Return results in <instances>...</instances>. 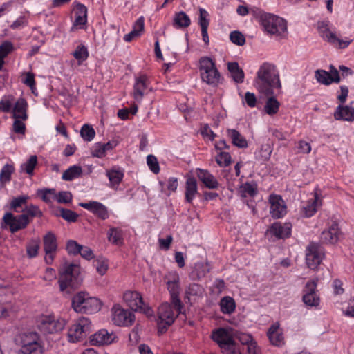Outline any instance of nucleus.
<instances>
[{
	"mask_svg": "<svg viewBox=\"0 0 354 354\" xmlns=\"http://www.w3.org/2000/svg\"><path fill=\"white\" fill-rule=\"evenodd\" d=\"M334 118L337 120L353 122L354 121V108L347 105H339L334 112Z\"/></svg>",
	"mask_w": 354,
	"mask_h": 354,
	"instance_id": "obj_29",
	"label": "nucleus"
},
{
	"mask_svg": "<svg viewBox=\"0 0 354 354\" xmlns=\"http://www.w3.org/2000/svg\"><path fill=\"white\" fill-rule=\"evenodd\" d=\"M147 164L150 171L153 174H157L160 172V166L157 158L149 154L147 156Z\"/></svg>",
	"mask_w": 354,
	"mask_h": 354,
	"instance_id": "obj_51",
	"label": "nucleus"
},
{
	"mask_svg": "<svg viewBox=\"0 0 354 354\" xmlns=\"http://www.w3.org/2000/svg\"><path fill=\"white\" fill-rule=\"evenodd\" d=\"M1 227H9L10 231L15 233L20 230L25 229L30 223L26 214L15 216L11 212H6L2 218Z\"/></svg>",
	"mask_w": 354,
	"mask_h": 354,
	"instance_id": "obj_14",
	"label": "nucleus"
},
{
	"mask_svg": "<svg viewBox=\"0 0 354 354\" xmlns=\"http://www.w3.org/2000/svg\"><path fill=\"white\" fill-rule=\"evenodd\" d=\"M152 91L149 77L140 75L135 78L132 95L136 101L140 102L145 94Z\"/></svg>",
	"mask_w": 354,
	"mask_h": 354,
	"instance_id": "obj_17",
	"label": "nucleus"
},
{
	"mask_svg": "<svg viewBox=\"0 0 354 354\" xmlns=\"http://www.w3.org/2000/svg\"><path fill=\"white\" fill-rule=\"evenodd\" d=\"M254 85L260 93L266 96L272 95L275 89L280 90L281 85L275 66L268 62L261 65Z\"/></svg>",
	"mask_w": 354,
	"mask_h": 354,
	"instance_id": "obj_1",
	"label": "nucleus"
},
{
	"mask_svg": "<svg viewBox=\"0 0 354 354\" xmlns=\"http://www.w3.org/2000/svg\"><path fill=\"white\" fill-rule=\"evenodd\" d=\"M190 24L189 16L184 12H180L175 15L174 25L178 28H185Z\"/></svg>",
	"mask_w": 354,
	"mask_h": 354,
	"instance_id": "obj_46",
	"label": "nucleus"
},
{
	"mask_svg": "<svg viewBox=\"0 0 354 354\" xmlns=\"http://www.w3.org/2000/svg\"><path fill=\"white\" fill-rule=\"evenodd\" d=\"M180 311L181 309L178 310L173 304L171 306L167 302L160 304L158 308L156 319L158 333L160 334L165 333L174 322Z\"/></svg>",
	"mask_w": 354,
	"mask_h": 354,
	"instance_id": "obj_4",
	"label": "nucleus"
},
{
	"mask_svg": "<svg viewBox=\"0 0 354 354\" xmlns=\"http://www.w3.org/2000/svg\"><path fill=\"white\" fill-rule=\"evenodd\" d=\"M325 258L324 248L317 243L312 242L306 248V263L308 268L316 270Z\"/></svg>",
	"mask_w": 354,
	"mask_h": 354,
	"instance_id": "obj_12",
	"label": "nucleus"
},
{
	"mask_svg": "<svg viewBox=\"0 0 354 354\" xmlns=\"http://www.w3.org/2000/svg\"><path fill=\"white\" fill-rule=\"evenodd\" d=\"M270 207V214L274 218H281L287 213V206L285 201L281 196L272 194L268 198Z\"/></svg>",
	"mask_w": 354,
	"mask_h": 354,
	"instance_id": "obj_19",
	"label": "nucleus"
},
{
	"mask_svg": "<svg viewBox=\"0 0 354 354\" xmlns=\"http://www.w3.org/2000/svg\"><path fill=\"white\" fill-rule=\"evenodd\" d=\"M212 338L219 345L221 350L234 342L230 330L223 328H220L214 331Z\"/></svg>",
	"mask_w": 354,
	"mask_h": 354,
	"instance_id": "obj_23",
	"label": "nucleus"
},
{
	"mask_svg": "<svg viewBox=\"0 0 354 354\" xmlns=\"http://www.w3.org/2000/svg\"><path fill=\"white\" fill-rule=\"evenodd\" d=\"M13 119L28 120V104L24 98H18L12 105L11 111Z\"/></svg>",
	"mask_w": 354,
	"mask_h": 354,
	"instance_id": "obj_24",
	"label": "nucleus"
},
{
	"mask_svg": "<svg viewBox=\"0 0 354 354\" xmlns=\"http://www.w3.org/2000/svg\"><path fill=\"white\" fill-rule=\"evenodd\" d=\"M59 285L62 292L67 288H75L80 284V267L74 263H65L59 270Z\"/></svg>",
	"mask_w": 354,
	"mask_h": 354,
	"instance_id": "obj_7",
	"label": "nucleus"
},
{
	"mask_svg": "<svg viewBox=\"0 0 354 354\" xmlns=\"http://www.w3.org/2000/svg\"><path fill=\"white\" fill-rule=\"evenodd\" d=\"M257 192V187L254 184L246 183L240 186L239 193L243 198L254 196Z\"/></svg>",
	"mask_w": 354,
	"mask_h": 354,
	"instance_id": "obj_43",
	"label": "nucleus"
},
{
	"mask_svg": "<svg viewBox=\"0 0 354 354\" xmlns=\"http://www.w3.org/2000/svg\"><path fill=\"white\" fill-rule=\"evenodd\" d=\"M317 279L308 281L303 289L302 301L308 306L317 307L319 305L320 299L317 290Z\"/></svg>",
	"mask_w": 354,
	"mask_h": 354,
	"instance_id": "obj_15",
	"label": "nucleus"
},
{
	"mask_svg": "<svg viewBox=\"0 0 354 354\" xmlns=\"http://www.w3.org/2000/svg\"><path fill=\"white\" fill-rule=\"evenodd\" d=\"M40 239L35 238L30 239L26 245V254L27 256L32 259L36 257L40 249Z\"/></svg>",
	"mask_w": 354,
	"mask_h": 354,
	"instance_id": "obj_37",
	"label": "nucleus"
},
{
	"mask_svg": "<svg viewBox=\"0 0 354 354\" xmlns=\"http://www.w3.org/2000/svg\"><path fill=\"white\" fill-rule=\"evenodd\" d=\"M106 154V151L101 142L95 143L91 149V155L93 157L102 158Z\"/></svg>",
	"mask_w": 354,
	"mask_h": 354,
	"instance_id": "obj_57",
	"label": "nucleus"
},
{
	"mask_svg": "<svg viewBox=\"0 0 354 354\" xmlns=\"http://www.w3.org/2000/svg\"><path fill=\"white\" fill-rule=\"evenodd\" d=\"M101 301L85 292L75 294L72 299V308L78 313H95L101 309Z\"/></svg>",
	"mask_w": 354,
	"mask_h": 354,
	"instance_id": "obj_3",
	"label": "nucleus"
},
{
	"mask_svg": "<svg viewBox=\"0 0 354 354\" xmlns=\"http://www.w3.org/2000/svg\"><path fill=\"white\" fill-rule=\"evenodd\" d=\"M196 175L198 179L204 184V185L211 189H217L219 183L216 178L207 170L197 169Z\"/></svg>",
	"mask_w": 354,
	"mask_h": 354,
	"instance_id": "obj_27",
	"label": "nucleus"
},
{
	"mask_svg": "<svg viewBox=\"0 0 354 354\" xmlns=\"http://www.w3.org/2000/svg\"><path fill=\"white\" fill-rule=\"evenodd\" d=\"M200 77L203 82L212 87H218L223 82L216 62L212 57L204 56L198 62Z\"/></svg>",
	"mask_w": 354,
	"mask_h": 354,
	"instance_id": "obj_2",
	"label": "nucleus"
},
{
	"mask_svg": "<svg viewBox=\"0 0 354 354\" xmlns=\"http://www.w3.org/2000/svg\"><path fill=\"white\" fill-rule=\"evenodd\" d=\"M106 176L109 178L111 187L115 188L117 187L122 181L124 174L121 170L111 169L110 171H107Z\"/></svg>",
	"mask_w": 354,
	"mask_h": 354,
	"instance_id": "obj_39",
	"label": "nucleus"
},
{
	"mask_svg": "<svg viewBox=\"0 0 354 354\" xmlns=\"http://www.w3.org/2000/svg\"><path fill=\"white\" fill-rule=\"evenodd\" d=\"M28 199L29 196L26 195H21L17 197H15L10 201V207L11 209L17 213L23 212L21 207L27 203Z\"/></svg>",
	"mask_w": 354,
	"mask_h": 354,
	"instance_id": "obj_40",
	"label": "nucleus"
},
{
	"mask_svg": "<svg viewBox=\"0 0 354 354\" xmlns=\"http://www.w3.org/2000/svg\"><path fill=\"white\" fill-rule=\"evenodd\" d=\"M73 55L79 62L86 60L88 57V51L86 46L82 44H79L73 51Z\"/></svg>",
	"mask_w": 354,
	"mask_h": 354,
	"instance_id": "obj_49",
	"label": "nucleus"
},
{
	"mask_svg": "<svg viewBox=\"0 0 354 354\" xmlns=\"http://www.w3.org/2000/svg\"><path fill=\"white\" fill-rule=\"evenodd\" d=\"M167 289L171 295V302L177 310L183 308L182 302L178 297L180 292V277L176 271L169 272L165 277Z\"/></svg>",
	"mask_w": 354,
	"mask_h": 354,
	"instance_id": "obj_13",
	"label": "nucleus"
},
{
	"mask_svg": "<svg viewBox=\"0 0 354 354\" xmlns=\"http://www.w3.org/2000/svg\"><path fill=\"white\" fill-rule=\"evenodd\" d=\"M329 71L317 69L315 72V78L321 84L328 86L333 83H339L340 77L339 71L333 65L330 66Z\"/></svg>",
	"mask_w": 354,
	"mask_h": 354,
	"instance_id": "obj_18",
	"label": "nucleus"
},
{
	"mask_svg": "<svg viewBox=\"0 0 354 354\" xmlns=\"http://www.w3.org/2000/svg\"><path fill=\"white\" fill-rule=\"evenodd\" d=\"M73 196L70 192L62 191L56 193L55 201L59 203H69L72 201Z\"/></svg>",
	"mask_w": 354,
	"mask_h": 354,
	"instance_id": "obj_59",
	"label": "nucleus"
},
{
	"mask_svg": "<svg viewBox=\"0 0 354 354\" xmlns=\"http://www.w3.org/2000/svg\"><path fill=\"white\" fill-rule=\"evenodd\" d=\"M91 327V322L88 317H79L71 325L68 330V341L71 343L82 341L90 333Z\"/></svg>",
	"mask_w": 354,
	"mask_h": 354,
	"instance_id": "obj_8",
	"label": "nucleus"
},
{
	"mask_svg": "<svg viewBox=\"0 0 354 354\" xmlns=\"http://www.w3.org/2000/svg\"><path fill=\"white\" fill-rule=\"evenodd\" d=\"M82 174V169L79 165L71 166L68 169L64 171L62 174V179L66 181L73 180L81 176Z\"/></svg>",
	"mask_w": 354,
	"mask_h": 354,
	"instance_id": "obj_36",
	"label": "nucleus"
},
{
	"mask_svg": "<svg viewBox=\"0 0 354 354\" xmlns=\"http://www.w3.org/2000/svg\"><path fill=\"white\" fill-rule=\"evenodd\" d=\"M56 278L57 274L55 270L52 268H47L43 276V279L49 284L55 281Z\"/></svg>",
	"mask_w": 354,
	"mask_h": 354,
	"instance_id": "obj_64",
	"label": "nucleus"
},
{
	"mask_svg": "<svg viewBox=\"0 0 354 354\" xmlns=\"http://www.w3.org/2000/svg\"><path fill=\"white\" fill-rule=\"evenodd\" d=\"M227 136L231 139L232 143L234 146L239 148L248 147V144L247 140L236 129H227Z\"/></svg>",
	"mask_w": 354,
	"mask_h": 354,
	"instance_id": "obj_32",
	"label": "nucleus"
},
{
	"mask_svg": "<svg viewBox=\"0 0 354 354\" xmlns=\"http://www.w3.org/2000/svg\"><path fill=\"white\" fill-rule=\"evenodd\" d=\"M107 238L109 241L114 245H122L123 243V231L119 227H111L107 232Z\"/></svg>",
	"mask_w": 354,
	"mask_h": 354,
	"instance_id": "obj_34",
	"label": "nucleus"
},
{
	"mask_svg": "<svg viewBox=\"0 0 354 354\" xmlns=\"http://www.w3.org/2000/svg\"><path fill=\"white\" fill-rule=\"evenodd\" d=\"M198 194L196 180L194 177L187 178L185 183V200L191 203Z\"/></svg>",
	"mask_w": 354,
	"mask_h": 354,
	"instance_id": "obj_31",
	"label": "nucleus"
},
{
	"mask_svg": "<svg viewBox=\"0 0 354 354\" xmlns=\"http://www.w3.org/2000/svg\"><path fill=\"white\" fill-rule=\"evenodd\" d=\"M215 159L220 167H227L231 163V156L227 152H219Z\"/></svg>",
	"mask_w": 354,
	"mask_h": 354,
	"instance_id": "obj_52",
	"label": "nucleus"
},
{
	"mask_svg": "<svg viewBox=\"0 0 354 354\" xmlns=\"http://www.w3.org/2000/svg\"><path fill=\"white\" fill-rule=\"evenodd\" d=\"M322 205V198L317 192H315L314 198L308 201L301 208V212L306 217L313 216L317 208Z\"/></svg>",
	"mask_w": 354,
	"mask_h": 354,
	"instance_id": "obj_28",
	"label": "nucleus"
},
{
	"mask_svg": "<svg viewBox=\"0 0 354 354\" xmlns=\"http://www.w3.org/2000/svg\"><path fill=\"white\" fill-rule=\"evenodd\" d=\"M37 164V158L36 156H31L30 158L21 164L20 170L21 172H25L30 176L33 174V171Z\"/></svg>",
	"mask_w": 354,
	"mask_h": 354,
	"instance_id": "obj_44",
	"label": "nucleus"
},
{
	"mask_svg": "<svg viewBox=\"0 0 354 354\" xmlns=\"http://www.w3.org/2000/svg\"><path fill=\"white\" fill-rule=\"evenodd\" d=\"M94 266L96 268L97 272L100 275L105 274L109 267L107 260L104 258H98L96 260H95Z\"/></svg>",
	"mask_w": 354,
	"mask_h": 354,
	"instance_id": "obj_53",
	"label": "nucleus"
},
{
	"mask_svg": "<svg viewBox=\"0 0 354 354\" xmlns=\"http://www.w3.org/2000/svg\"><path fill=\"white\" fill-rule=\"evenodd\" d=\"M44 261L46 264L51 265L55 259L57 250V239L52 232H47L43 237Z\"/></svg>",
	"mask_w": 354,
	"mask_h": 354,
	"instance_id": "obj_16",
	"label": "nucleus"
},
{
	"mask_svg": "<svg viewBox=\"0 0 354 354\" xmlns=\"http://www.w3.org/2000/svg\"><path fill=\"white\" fill-rule=\"evenodd\" d=\"M39 335L35 332L24 333L20 335L21 348L18 354H42L43 348Z\"/></svg>",
	"mask_w": 354,
	"mask_h": 354,
	"instance_id": "obj_9",
	"label": "nucleus"
},
{
	"mask_svg": "<svg viewBox=\"0 0 354 354\" xmlns=\"http://www.w3.org/2000/svg\"><path fill=\"white\" fill-rule=\"evenodd\" d=\"M231 41L238 46H243L245 43L244 35L239 31H232L230 35Z\"/></svg>",
	"mask_w": 354,
	"mask_h": 354,
	"instance_id": "obj_58",
	"label": "nucleus"
},
{
	"mask_svg": "<svg viewBox=\"0 0 354 354\" xmlns=\"http://www.w3.org/2000/svg\"><path fill=\"white\" fill-rule=\"evenodd\" d=\"M79 206L88 210L101 220H106L109 218L110 214L108 207L99 201L82 202L79 203Z\"/></svg>",
	"mask_w": 354,
	"mask_h": 354,
	"instance_id": "obj_20",
	"label": "nucleus"
},
{
	"mask_svg": "<svg viewBox=\"0 0 354 354\" xmlns=\"http://www.w3.org/2000/svg\"><path fill=\"white\" fill-rule=\"evenodd\" d=\"M82 245L78 244L75 241L69 240L66 246V249L68 254H77L81 250Z\"/></svg>",
	"mask_w": 354,
	"mask_h": 354,
	"instance_id": "obj_61",
	"label": "nucleus"
},
{
	"mask_svg": "<svg viewBox=\"0 0 354 354\" xmlns=\"http://www.w3.org/2000/svg\"><path fill=\"white\" fill-rule=\"evenodd\" d=\"M117 339L116 334L106 329H101L90 337V342L93 346H104L115 342Z\"/></svg>",
	"mask_w": 354,
	"mask_h": 354,
	"instance_id": "obj_21",
	"label": "nucleus"
},
{
	"mask_svg": "<svg viewBox=\"0 0 354 354\" xmlns=\"http://www.w3.org/2000/svg\"><path fill=\"white\" fill-rule=\"evenodd\" d=\"M279 106L280 103L277 98L273 96H270L266 102L263 110L266 114L272 116L277 113Z\"/></svg>",
	"mask_w": 354,
	"mask_h": 354,
	"instance_id": "obj_35",
	"label": "nucleus"
},
{
	"mask_svg": "<svg viewBox=\"0 0 354 354\" xmlns=\"http://www.w3.org/2000/svg\"><path fill=\"white\" fill-rule=\"evenodd\" d=\"M292 225L290 223H274L268 230V232L277 239H286L290 236Z\"/></svg>",
	"mask_w": 354,
	"mask_h": 354,
	"instance_id": "obj_22",
	"label": "nucleus"
},
{
	"mask_svg": "<svg viewBox=\"0 0 354 354\" xmlns=\"http://www.w3.org/2000/svg\"><path fill=\"white\" fill-rule=\"evenodd\" d=\"M267 335L274 346H281L285 343L283 330L280 328L279 323H274L269 328Z\"/></svg>",
	"mask_w": 354,
	"mask_h": 354,
	"instance_id": "obj_26",
	"label": "nucleus"
},
{
	"mask_svg": "<svg viewBox=\"0 0 354 354\" xmlns=\"http://www.w3.org/2000/svg\"><path fill=\"white\" fill-rule=\"evenodd\" d=\"M37 194L46 203H51L55 200L56 191L53 188L38 189Z\"/></svg>",
	"mask_w": 354,
	"mask_h": 354,
	"instance_id": "obj_45",
	"label": "nucleus"
},
{
	"mask_svg": "<svg viewBox=\"0 0 354 354\" xmlns=\"http://www.w3.org/2000/svg\"><path fill=\"white\" fill-rule=\"evenodd\" d=\"M353 41V39L346 37L344 39H339L337 35H335V39L330 41V44L336 48L344 49L347 48L349 44Z\"/></svg>",
	"mask_w": 354,
	"mask_h": 354,
	"instance_id": "obj_54",
	"label": "nucleus"
},
{
	"mask_svg": "<svg viewBox=\"0 0 354 354\" xmlns=\"http://www.w3.org/2000/svg\"><path fill=\"white\" fill-rule=\"evenodd\" d=\"M15 171V167L12 164H6L0 171V183L5 185L10 181L11 175Z\"/></svg>",
	"mask_w": 354,
	"mask_h": 354,
	"instance_id": "obj_41",
	"label": "nucleus"
},
{
	"mask_svg": "<svg viewBox=\"0 0 354 354\" xmlns=\"http://www.w3.org/2000/svg\"><path fill=\"white\" fill-rule=\"evenodd\" d=\"M123 299L127 305L136 311L145 314L147 317L153 315V310L145 304L140 292L137 291H127L124 293Z\"/></svg>",
	"mask_w": 354,
	"mask_h": 354,
	"instance_id": "obj_11",
	"label": "nucleus"
},
{
	"mask_svg": "<svg viewBox=\"0 0 354 354\" xmlns=\"http://www.w3.org/2000/svg\"><path fill=\"white\" fill-rule=\"evenodd\" d=\"M36 324L41 333L48 335L61 332L64 328L66 322L64 319L57 317L53 314H42L37 317Z\"/></svg>",
	"mask_w": 354,
	"mask_h": 354,
	"instance_id": "obj_6",
	"label": "nucleus"
},
{
	"mask_svg": "<svg viewBox=\"0 0 354 354\" xmlns=\"http://www.w3.org/2000/svg\"><path fill=\"white\" fill-rule=\"evenodd\" d=\"M15 102V97L12 95H4L0 100V111L4 113L11 111L12 105Z\"/></svg>",
	"mask_w": 354,
	"mask_h": 354,
	"instance_id": "obj_48",
	"label": "nucleus"
},
{
	"mask_svg": "<svg viewBox=\"0 0 354 354\" xmlns=\"http://www.w3.org/2000/svg\"><path fill=\"white\" fill-rule=\"evenodd\" d=\"M317 29L319 36L328 43L330 44L335 39L336 33L330 29L329 21H319L317 24Z\"/></svg>",
	"mask_w": 354,
	"mask_h": 354,
	"instance_id": "obj_30",
	"label": "nucleus"
},
{
	"mask_svg": "<svg viewBox=\"0 0 354 354\" xmlns=\"http://www.w3.org/2000/svg\"><path fill=\"white\" fill-rule=\"evenodd\" d=\"M221 310L224 314H231L235 310L236 304L233 298L224 297L220 301Z\"/></svg>",
	"mask_w": 354,
	"mask_h": 354,
	"instance_id": "obj_38",
	"label": "nucleus"
},
{
	"mask_svg": "<svg viewBox=\"0 0 354 354\" xmlns=\"http://www.w3.org/2000/svg\"><path fill=\"white\" fill-rule=\"evenodd\" d=\"M87 22V8L81 3H77L76 7L75 19L73 26L78 28H82L83 26Z\"/></svg>",
	"mask_w": 354,
	"mask_h": 354,
	"instance_id": "obj_33",
	"label": "nucleus"
},
{
	"mask_svg": "<svg viewBox=\"0 0 354 354\" xmlns=\"http://www.w3.org/2000/svg\"><path fill=\"white\" fill-rule=\"evenodd\" d=\"M80 134L85 141L90 142L95 138V131L91 126L84 124L81 129Z\"/></svg>",
	"mask_w": 354,
	"mask_h": 354,
	"instance_id": "obj_50",
	"label": "nucleus"
},
{
	"mask_svg": "<svg viewBox=\"0 0 354 354\" xmlns=\"http://www.w3.org/2000/svg\"><path fill=\"white\" fill-rule=\"evenodd\" d=\"M272 149L269 144L262 145L260 149L255 153L256 158L259 160H268L271 156Z\"/></svg>",
	"mask_w": 354,
	"mask_h": 354,
	"instance_id": "obj_47",
	"label": "nucleus"
},
{
	"mask_svg": "<svg viewBox=\"0 0 354 354\" xmlns=\"http://www.w3.org/2000/svg\"><path fill=\"white\" fill-rule=\"evenodd\" d=\"M26 120L14 119L12 124V131L17 134L24 136L26 133Z\"/></svg>",
	"mask_w": 354,
	"mask_h": 354,
	"instance_id": "obj_56",
	"label": "nucleus"
},
{
	"mask_svg": "<svg viewBox=\"0 0 354 354\" xmlns=\"http://www.w3.org/2000/svg\"><path fill=\"white\" fill-rule=\"evenodd\" d=\"M261 23L265 31L271 35L284 37L287 33V23L283 18L270 13L261 16Z\"/></svg>",
	"mask_w": 354,
	"mask_h": 354,
	"instance_id": "obj_5",
	"label": "nucleus"
},
{
	"mask_svg": "<svg viewBox=\"0 0 354 354\" xmlns=\"http://www.w3.org/2000/svg\"><path fill=\"white\" fill-rule=\"evenodd\" d=\"M62 217L67 221L74 222L77 220L78 215L69 209H61L60 210Z\"/></svg>",
	"mask_w": 354,
	"mask_h": 354,
	"instance_id": "obj_63",
	"label": "nucleus"
},
{
	"mask_svg": "<svg viewBox=\"0 0 354 354\" xmlns=\"http://www.w3.org/2000/svg\"><path fill=\"white\" fill-rule=\"evenodd\" d=\"M134 32L139 34L141 36L145 30V18L143 16H140L137 19L133 25V29Z\"/></svg>",
	"mask_w": 354,
	"mask_h": 354,
	"instance_id": "obj_62",
	"label": "nucleus"
},
{
	"mask_svg": "<svg viewBox=\"0 0 354 354\" xmlns=\"http://www.w3.org/2000/svg\"><path fill=\"white\" fill-rule=\"evenodd\" d=\"M23 212H25L26 215H28V217L29 216L33 218V217H41L42 216V212L40 210L39 207L35 205H30L28 206H26L24 209H23Z\"/></svg>",
	"mask_w": 354,
	"mask_h": 354,
	"instance_id": "obj_55",
	"label": "nucleus"
},
{
	"mask_svg": "<svg viewBox=\"0 0 354 354\" xmlns=\"http://www.w3.org/2000/svg\"><path fill=\"white\" fill-rule=\"evenodd\" d=\"M111 318L115 325L123 327L132 326L136 319L133 312L124 308L120 304H114L111 308Z\"/></svg>",
	"mask_w": 354,
	"mask_h": 354,
	"instance_id": "obj_10",
	"label": "nucleus"
},
{
	"mask_svg": "<svg viewBox=\"0 0 354 354\" xmlns=\"http://www.w3.org/2000/svg\"><path fill=\"white\" fill-rule=\"evenodd\" d=\"M195 272L196 277L199 279L203 277L207 273L209 272V266L207 263H198L195 265Z\"/></svg>",
	"mask_w": 354,
	"mask_h": 354,
	"instance_id": "obj_60",
	"label": "nucleus"
},
{
	"mask_svg": "<svg viewBox=\"0 0 354 354\" xmlns=\"http://www.w3.org/2000/svg\"><path fill=\"white\" fill-rule=\"evenodd\" d=\"M13 45L10 41H5L0 45V71L5 64L4 59L13 50Z\"/></svg>",
	"mask_w": 354,
	"mask_h": 354,
	"instance_id": "obj_42",
	"label": "nucleus"
},
{
	"mask_svg": "<svg viewBox=\"0 0 354 354\" xmlns=\"http://www.w3.org/2000/svg\"><path fill=\"white\" fill-rule=\"evenodd\" d=\"M340 236V232L338 224L333 223L327 230H324L320 236L321 241L324 243H336Z\"/></svg>",
	"mask_w": 354,
	"mask_h": 354,
	"instance_id": "obj_25",
	"label": "nucleus"
}]
</instances>
